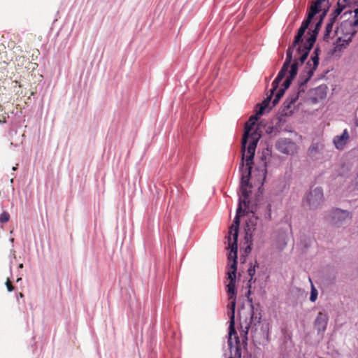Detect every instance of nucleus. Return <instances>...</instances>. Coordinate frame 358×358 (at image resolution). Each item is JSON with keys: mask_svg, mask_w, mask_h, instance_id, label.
<instances>
[{"mask_svg": "<svg viewBox=\"0 0 358 358\" xmlns=\"http://www.w3.org/2000/svg\"><path fill=\"white\" fill-rule=\"evenodd\" d=\"M9 220H10V215L8 212L3 211L0 215V222L6 223L9 221Z\"/></svg>", "mask_w": 358, "mask_h": 358, "instance_id": "obj_18", "label": "nucleus"}, {"mask_svg": "<svg viewBox=\"0 0 358 358\" xmlns=\"http://www.w3.org/2000/svg\"><path fill=\"white\" fill-rule=\"evenodd\" d=\"M328 317L326 313L320 312L315 322V326L319 330H324L327 324Z\"/></svg>", "mask_w": 358, "mask_h": 358, "instance_id": "obj_11", "label": "nucleus"}, {"mask_svg": "<svg viewBox=\"0 0 358 358\" xmlns=\"http://www.w3.org/2000/svg\"><path fill=\"white\" fill-rule=\"evenodd\" d=\"M8 117V115L3 112L2 106L0 104V123H6Z\"/></svg>", "mask_w": 358, "mask_h": 358, "instance_id": "obj_20", "label": "nucleus"}, {"mask_svg": "<svg viewBox=\"0 0 358 358\" xmlns=\"http://www.w3.org/2000/svg\"><path fill=\"white\" fill-rule=\"evenodd\" d=\"M277 149L282 153L293 155L297 150L296 144L289 138H280L276 143Z\"/></svg>", "mask_w": 358, "mask_h": 358, "instance_id": "obj_8", "label": "nucleus"}, {"mask_svg": "<svg viewBox=\"0 0 358 358\" xmlns=\"http://www.w3.org/2000/svg\"><path fill=\"white\" fill-rule=\"evenodd\" d=\"M292 62L285 60L280 71H279L277 77L272 83V89L271 90V96L274 94V92L278 88L279 83L285 78L289 68H291Z\"/></svg>", "mask_w": 358, "mask_h": 358, "instance_id": "obj_9", "label": "nucleus"}, {"mask_svg": "<svg viewBox=\"0 0 358 358\" xmlns=\"http://www.w3.org/2000/svg\"><path fill=\"white\" fill-rule=\"evenodd\" d=\"M259 171H261L262 173V175L264 176V178H265L266 177V162H264L262 163V166H261L260 169H259Z\"/></svg>", "mask_w": 358, "mask_h": 358, "instance_id": "obj_23", "label": "nucleus"}, {"mask_svg": "<svg viewBox=\"0 0 358 358\" xmlns=\"http://www.w3.org/2000/svg\"><path fill=\"white\" fill-rule=\"evenodd\" d=\"M247 227H248V229H246V234L247 235H249L250 234H251V233H252L251 230L252 229H251V228H250V226H249L248 223L247 224Z\"/></svg>", "mask_w": 358, "mask_h": 358, "instance_id": "obj_27", "label": "nucleus"}, {"mask_svg": "<svg viewBox=\"0 0 358 358\" xmlns=\"http://www.w3.org/2000/svg\"><path fill=\"white\" fill-rule=\"evenodd\" d=\"M258 138L255 136L252 137V141L248 146L247 155L245 159L241 164V172L242 174L241 181V196L239 199L238 206L236 210V215L233 222V224L229 228L228 242L229 248L231 249L234 254L237 252V240L238 236V229L240 225V217L243 215L249 204L248 198L250 191L248 188H250V178L251 176L252 165L253 164V159L255 153V150L258 143Z\"/></svg>", "mask_w": 358, "mask_h": 358, "instance_id": "obj_1", "label": "nucleus"}, {"mask_svg": "<svg viewBox=\"0 0 358 358\" xmlns=\"http://www.w3.org/2000/svg\"><path fill=\"white\" fill-rule=\"evenodd\" d=\"M299 57L295 59L291 66V69L289 72V76L282 84V87L280 90H284V92L289 87L292 80L295 78L298 72L299 66Z\"/></svg>", "mask_w": 358, "mask_h": 358, "instance_id": "obj_10", "label": "nucleus"}, {"mask_svg": "<svg viewBox=\"0 0 358 358\" xmlns=\"http://www.w3.org/2000/svg\"><path fill=\"white\" fill-rule=\"evenodd\" d=\"M6 286L8 292H12L14 290V287L8 278H7V280L6 282Z\"/></svg>", "mask_w": 358, "mask_h": 358, "instance_id": "obj_24", "label": "nucleus"}, {"mask_svg": "<svg viewBox=\"0 0 358 358\" xmlns=\"http://www.w3.org/2000/svg\"><path fill=\"white\" fill-rule=\"evenodd\" d=\"M24 60V57L23 56H19L17 57H16V61L17 62H21V65H23V62Z\"/></svg>", "mask_w": 358, "mask_h": 358, "instance_id": "obj_25", "label": "nucleus"}, {"mask_svg": "<svg viewBox=\"0 0 358 358\" xmlns=\"http://www.w3.org/2000/svg\"><path fill=\"white\" fill-rule=\"evenodd\" d=\"M350 136L348 129H344L343 134L341 136H337V150L343 149L344 146L347 144Z\"/></svg>", "mask_w": 358, "mask_h": 358, "instance_id": "obj_13", "label": "nucleus"}, {"mask_svg": "<svg viewBox=\"0 0 358 358\" xmlns=\"http://www.w3.org/2000/svg\"><path fill=\"white\" fill-rule=\"evenodd\" d=\"M271 99V96L266 99L259 106V108L257 111L256 114L252 115L245 124V131L241 141V152L243 160L245 159V157H246L247 155L248 148H246V146L249 138H250L249 143H250V142L252 141V137L255 136V135H257L256 136L258 138V140L259 138L260 135L258 134L256 131L252 133L250 132L252 129V127L255 125L256 122L259 119V116L262 115L264 113L265 109L268 106ZM249 145L250 144H248V145Z\"/></svg>", "mask_w": 358, "mask_h": 358, "instance_id": "obj_5", "label": "nucleus"}, {"mask_svg": "<svg viewBox=\"0 0 358 358\" xmlns=\"http://www.w3.org/2000/svg\"><path fill=\"white\" fill-rule=\"evenodd\" d=\"M333 143H334V144H335V145H336V138H334L333 139Z\"/></svg>", "mask_w": 358, "mask_h": 358, "instance_id": "obj_29", "label": "nucleus"}, {"mask_svg": "<svg viewBox=\"0 0 358 358\" xmlns=\"http://www.w3.org/2000/svg\"><path fill=\"white\" fill-rule=\"evenodd\" d=\"M306 30V29L305 28L300 27V28L298 30L297 34L296 35L294 40L293 41L294 46H296L301 42H302V36H303Z\"/></svg>", "mask_w": 358, "mask_h": 358, "instance_id": "obj_15", "label": "nucleus"}, {"mask_svg": "<svg viewBox=\"0 0 358 358\" xmlns=\"http://www.w3.org/2000/svg\"><path fill=\"white\" fill-rule=\"evenodd\" d=\"M229 259L233 260L232 264L230 266V268L228 271V278L229 279V282L227 285V294L229 296V300L230 301V303L229 306L231 310V313L230 315V321H229V340L228 343L231 349L233 348L232 343V336H234L235 341H236V352L235 357L237 358H241V350L240 348V341L238 337L236 336V331L235 329V307H236V291H235V285H236V273L237 270V252L235 253L232 252L231 250L230 253L229 255Z\"/></svg>", "mask_w": 358, "mask_h": 358, "instance_id": "obj_2", "label": "nucleus"}, {"mask_svg": "<svg viewBox=\"0 0 358 358\" xmlns=\"http://www.w3.org/2000/svg\"><path fill=\"white\" fill-rule=\"evenodd\" d=\"M325 15V13H324L319 22L315 24V29L313 31V34L307 38L306 43L303 45H299L297 48V55L299 56V59L301 63H303L306 59L309 51L312 49L317 38V35L320 31V27L322 23V18Z\"/></svg>", "mask_w": 358, "mask_h": 358, "instance_id": "obj_6", "label": "nucleus"}, {"mask_svg": "<svg viewBox=\"0 0 358 358\" xmlns=\"http://www.w3.org/2000/svg\"><path fill=\"white\" fill-rule=\"evenodd\" d=\"M255 266H251L248 268V275L250 276V279L249 280V282H250L252 280H253V276L255 275Z\"/></svg>", "mask_w": 358, "mask_h": 358, "instance_id": "obj_22", "label": "nucleus"}, {"mask_svg": "<svg viewBox=\"0 0 358 358\" xmlns=\"http://www.w3.org/2000/svg\"><path fill=\"white\" fill-rule=\"evenodd\" d=\"M323 199L324 196L322 188L316 187L308 193L304 201V205H306L310 210H315L320 207Z\"/></svg>", "mask_w": 358, "mask_h": 358, "instance_id": "obj_7", "label": "nucleus"}, {"mask_svg": "<svg viewBox=\"0 0 358 358\" xmlns=\"http://www.w3.org/2000/svg\"><path fill=\"white\" fill-rule=\"evenodd\" d=\"M345 10L343 16L349 13L350 15L354 13V15L341 22L340 26H337V34L340 32L342 36L337 37V51H341L352 41V37L357 32L358 27V7L355 9H350L346 7L343 8Z\"/></svg>", "mask_w": 358, "mask_h": 358, "instance_id": "obj_4", "label": "nucleus"}, {"mask_svg": "<svg viewBox=\"0 0 358 358\" xmlns=\"http://www.w3.org/2000/svg\"><path fill=\"white\" fill-rule=\"evenodd\" d=\"M309 281L310 282L311 285V291H310V301L312 302H315L317 300L318 292L315 287L314 286L311 278H309Z\"/></svg>", "mask_w": 358, "mask_h": 358, "instance_id": "obj_16", "label": "nucleus"}, {"mask_svg": "<svg viewBox=\"0 0 358 358\" xmlns=\"http://www.w3.org/2000/svg\"><path fill=\"white\" fill-rule=\"evenodd\" d=\"M230 358H234V357H230Z\"/></svg>", "mask_w": 358, "mask_h": 358, "instance_id": "obj_32", "label": "nucleus"}, {"mask_svg": "<svg viewBox=\"0 0 358 358\" xmlns=\"http://www.w3.org/2000/svg\"><path fill=\"white\" fill-rule=\"evenodd\" d=\"M356 125L358 126V118L356 120Z\"/></svg>", "mask_w": 358, "mask_h": 358, "instance_id": "obj_31", "label": "nucleus"}, {"mask_svg": "<svg viewBox=\"0 0 358 358\" xmlns=\"http://www.w3.org/2000/svg\"><path fill=\"white\" fill-rule=\"evenodd\" d=\"M350 213L348 210H341L337 208V227H340V224L350 221Z\"/></svg>", "mask_w": 358, "mask_h": 358, "instance_id": "obj_12", "label": "nucleus"}, {"mask_svg": "<svg viewBox=\"0 0 358 358\" xmlns=\"http://www.w3.org/2000/svg\"><path fill=\"white\" fill-rule=\"evenodd\" d=\"M295 47L296 46H294L293 45L292 46L289 47V48L287 49V55H286L285 60H288L290 62L292 61V52H293V50Z\"/></svg>", "mask_w": 358, "mask_h": 358, "instance_id": "obj_19", "label": "nucleus"}, {"mask_svg": "<svg viewBox=\"0 0 358 358\" xmlns=\"http://www.w3.org/2000/svg\"><path fill=\"white\" fill-rule=\"evenodd\" d=\"M318 49L316 48L313 55L311 56V61H308L304 70L301 73L299 78V87L297 92H295L289 95L283 103V109L282 114L285 116L290 115L292 113V106L294 105L298 100L301 93L305 92L306 85L308 81L313 76L319 64Z\"/></svg>", "mask_w": 358, "mask_h": 358, "instance_id": "obj_3", "label": "nucleus"}, {"mask_svg": "<svg viewBox=\"0 0 358 358\" xmlns=\"http://www.w3.org/2000/svg\"><path fill=\"white\" fill-rule=\"evenodd\" d=\"M20 268H22L23 267V264H20V266H19Z\"/></svg>", "mask_w": 358, "mask_h": 358, "instance_id": "obj_30", "label": "nucleus"}, {"mask_svg": "<svg viewBox=\"0 0 358 358\" xmlns=\"http://www.w3.org/2000/svg\"><path fill=\"white\" fill-rule=\"evenodd\" d=\"M18 295H19V296H20V298L24 297L23 294H22V293H21V292H20V293L18 294Z\"/></svg>", "mask_w": 358, "mask_h": 358, "instance_id": "obj_28", "label": "nucleus"}, {"mask_svg": "<svg viewBox=\"0 0 358 358\" xmlns=\"http://www.w3.org/2000/svg\"><path fill=\"white\" fill-rule=\"evenodd\" d=\"M284 93H285L284 90H280V89L278 91V92L275 94V99L273 101V106H275L278 103L279 100L283 96Z\"/></svg>", "mask_w": 358, "mask_h": 358, "instance_id": "obj_17", "label": "nucleus"}, {"mask_svg": "<svg viewBox=\"0 0 358 358\" xmlns=\"http://www.w3.org/2000/svg\"><path fill=\"white\" fill-rule=\"evenodd\" d=\"M335 21H336V8L332 10L331 18L330 22L328 23L326 26L325 32L324 34V41H328V39L329 38V34L332 31L333 24Z\"/></svg>", "mask_w": 358, "mask_h": 358, "instance_id": "obj_14", "label": "nucleus"}, {"mask_svg": "<svg viewBox=\"0 0 358 358\" xmlns=\"http://www.w3.org/2000/svg\"><path fill=\"white\" fill-rule=\"evenodd\" d=\"M250 323H249V324H247L245 326V327H244V329H244V330H243V332H244V336H245V340H247V339H248V338H247V335H248V334L249 328L250 327V324H251L252 321V320H253V313L251 314V315H250Z\"/></svg>", "mask_w": 358, "mask_h": 358, "instance_id": "obj_21", "label": "nucleus"}, {"mask_svg": "<svg viewBox=\"0 0 358 358\" xmlns=\"http://www.w3.org/2000/svg\"><path fill=\"white\" fill-rule=\"evenodd\" d=\"M355 188L358 189V173H357V177L355 178Z\"/></svg>", "mask_w": 358, "mask_h": 358, "instance_id": "obj_26", "label": "nucleus"}]
</instances>
